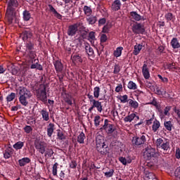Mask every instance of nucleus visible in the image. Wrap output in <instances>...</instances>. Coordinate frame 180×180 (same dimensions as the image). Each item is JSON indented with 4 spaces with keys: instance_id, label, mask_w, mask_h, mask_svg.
I'll list each match as a JSON object with an SVG mask.
<instances>
[{
    "instance_id": "obj_28",
    "label": "nucleus",
    "mask_w": 180,
    "mask_h": 180,
    "mask_svg": "<svg viewBox=\"0 0 180 180\" xmlns=\"http://www.w3.org/2000/svg\"><path fill=\"white\" fill-rule=\"evenodd\" d=\"M35 148H36V150H38V151L41 154H44V153H46V147H44V145H43L40 143L35 144Z\"/></svg>"
},
{
    "instance_id": "obj_6",
    "label": "nucleus",
    "mask_w": 180,
    "mask_h": 180,
    "mask_svg": "<svg viewBox=\"0 0 180 180\" xmlns=\"http://www.w3.org/2000/svg\"><path fill=\"white\" fill-rule=\"evenodd\" d=\"M110 121L109 120L105 119L104 120V124L100 129V130H105L108 134H112L115 130H116V127L115 124H110Z\"/></svg>"
},
{
    "instance_id": "obj_13",
    "label": "nucleus",
    "mask_w": 180,
    "mask_h": 180,
    "mask_svg": "<svg viewBox=\"0 0 180 180\" xmlns=\"http://www.w3.org/2000/svg\"><path fill=\"white\" fill-rule=\"evenodd\" d=\"M84 49L86 50V54H88L89 57H92V58L95 57V51H94V49L91 47L89 43H84Z\"/></svg>"
},
{
    "instance_id": "obj_4",
    "label": "nucleus",
    "mask_w": 180,
    "mask_h": 180,
    "mask_svg": "<svg viewBox=\"0 0 180 180\" xmlns=\"http://www.w3.org/2000/svg\"><path fill=\"white\" fill-rule=\"evenodd\" d=\"M47 86L44 84H40V89H39L37 93V98L41 102H43L46 105L47 103Z\"/></svg>"
},
{
    "instance_id": "obj_35",
    "label": "nucleus",
    "mask_w": 180,
    "mask_h": 180,
    "mask_svg": "<svg viewBox=\"0 0 180 180\" xmlns=\"http://www.w3.org/2000/svg\"><path fill=\"white\" fill-rule=\"evenodd\" d=\"M24 146H25V142L18 141L13 146V148H15L16 151H18V150H22Z\"/></svg>"
},
{
    "instance_id": "obj_31",
    "label": "nucleus",
    "mask_w": 180,
    "mask_h": 180,
    "mask_svg": "<svg viewBox=\"0 0 180 180\" xmlns=\"http://www.w3.org/2000/svg\"><path fill=\"white\" fill-rule=\"evenodd\" d=\"M95 32L91 31L87 36V40H89V41L91 43V44H94L95 40H96V37L95 36Z\"/></svg>"
},
{
    "instance_id": "obj_45",
    "label": "nucleus",
    "mask_w": 180,
    "mask_h": 180,
    "mask_svg": "<svg viewBox=\"0 0 180 180\" xmlns=\"http://www.w3.org/2000/svg\"><path fill=\"white\" fill-rule=\"evenodd\" d=\"M54 154V151L51 148H47L45 150V157L46 158H50Z\"/></svg>"
},
{
    "instance_id": "obj_54",
    "label": "nucleus",
    "mask_w": 180,
    "mask_h": 180,
    "mask_svg": "<svg viewBox=\"0 0 180 180\" xmlns=\"http://www.w3.org/2000/svg\"><path fill=\"white\" fill-rule=\"evenodd\" d=\"M30 68L31 70H39V71H43V65H38L37 66L34 63H32L31 65H30Z\"/></svg>"
},
{
    "instance_id": "obj_44",
    "label": "nucleus",
    "mask_w": 180,
    "mask_h": 180,
    "mask_svg": "<svg viewBox=\"0 0 180 180\" xmlns=\"http://www.w3.org/2000/svg\"><path fill=\"white\" fill-rule=\"evenodd\" d=\"M164 126L168 131H171L172 130V122L171 121H165Z\"/></svg>"
},
{
    "instance_id": "obj_32",
    "label": "nucleus",
    "mask_w": 180,
    "mask_h": 180,
    "mask_svg": "<svg viewBox=\"0 0 180 180\" xmlns=\"http://www.w3.org/2000/svg\"><path fill=\"white\" fill-rule=\"evenodd\" d=\"M172 49H179L180 44L177 38H173L170 42Z\"/></svg>"
},
{
    "instance_id": "obj_30",
    "label": "nucleus",
    "mask_w": 180,
    "mask_h": 180,
    "mask_svg": "<svg viewBox=\"0 0 180 180\" xmlns=\"http://www.w3.org/2000/svg\"><path fill=\"white\" fill-rule=\"evenodd\" d=\"M160 126H161V123H160V121H158L157 119H155L153 121V125H152V129L154 133H155L158 129H160Z\"/></svg>"
},
{
    "instance_id": "obj_62",
    "label": "nucleus",
    "mask_w": 180,
    "mask_h": 180,
    "mask_svg": "<svg viewBox=\"0 0 180 180\" xmlns=\"http://www.w3.org/2000/svg\"><path fill=\"white\" fill-rule=\"evenodd\" d=\"M108 41V36H106V34H103L101 36V43H106V41Z\"/></svg>"
},
{
    "instance_id": "obj_29",
    "label": "nucleus",
    "mask_w": 180,
    "mask_h": 180,
    "mask_svg": "<svg viewBox=\"0 0 180 180\" xmlns=\"http://www.w3.org/2000/svg\"><path fill=\"white\" fill-rule=\"evenodd\" d=\"M145 180H158L153 172H146Z\"/></svg>"
},
{
    "instance_id": "obj_47",
    "label": "nucleus",
    "mask_w": 180,
    "mask_h": 180,
    "mask_svg": "<svg viewBox=\"0 0 180 180\" xmlns=\"http://www.w3.org/2000/svg\"><path fill=\"white\" fill-rule=\"evenodd\" d=\"M127 86L129 89H133L134 91L137 89V84H136L133 81H129Z\"/></svg>"
},
{
    "instance_id": "obj_58",
    "label": "nucleus",
    "mask_w": 180,
    "mask_h": 180,
    "mask_svg": "<svg viewBox=\"0 0 180 180\" xmlns=\"http://www.w3.org/2000/svg\"><path fill=\"white\" fill-rule=\"evenodd\" d=\"M129 96L127 95L121 96L120 101L122 102V103H126V102H129Z\"/></svg>"
},
{
    "instance_id": "obj_23",
    "label": "nucleus",
    "mask_w": 180,
    "mask_h": 180,
    "mask_svg": "<svg viewBox=\"0 0 180 180\" xmlns=\"http://www.w3.org/2000/svg\"><path fill=\"white\" fill-rule=\"evenodd\" d=\"M129 15H130L131 19H134V20H136V22H140V20H141V15H140L136 11L130 12Z\"/></svg>"
},
{
    "instance_id": "obj_17",
    "label": "nucleus",
    "mask_w": 180,
    "mask_h": 180,
    "mask_svg": "<svg viewBox=\"0 0 180 180\" xmlns=\"http://www.w3.org/2000/svg\"><path fill=\"white\" fill-rule=\"evenodd\" d=\"M39 113L41 115L43 120L45 122H49V120H50V114L49 111H47V108L42 109L39 111Z\"/></svg>"
},
{
    "instance_id": "obj_38",
    "label": "nucleus",
    "mask_w": 180,
    "mask_h": 180,
    "mask_svg": "<svg viewBox=\"0 0 180 180\" xmlns=\"http://www.w3.org/2000/svg\"><path fill=\"white\" fill-rule=\"evenodd\" d=\"M26 51H31L34 50V44L32 41H29L25 44Z\"/></svg>"
},
{
    "instance_id": "obj_22",
    "label": "nucleus",
    "mask_w": 180,
    "mask_h": 180,
    "mask_svg": "<svg viewBox=\"0 0 180 180\" xmlns=\"http://www.w3.org/2000/svg\"><path fill=\"white\" fill-rule=\"evenodd\" d=\"M22 18L25 22H29V20L32 19V14L30 13V11L25 10L22 12Z\"/></svg>"
},
{
    "instance_id": "obj_46",
    "label": "nucleus",
    "mask_w": 180,
    "mask_h": 180,
    "mask_svg": "<svg viewBox=\"0 0 180 180\" xmlns=\"http://www.w3.org/2000/svg\"><path fill=\"white\" fill-rule=\"evenodd\" d=\"M99 94H101V88L99 86H96L94 89V96L95 98H99Z\"/></svg>"
},
{
    "instance_id": "obj_21",
    "label": "nucleus",
    "mask_w": 180,
    "mask_h": 180,
    "mask_svg": "<svg viewBox=\"0 0 180 180\" xmlns=\"http://www.w3.org/2000/svg\"><path fill=\"white\" fill-rule=\"evenodd\" d=\"M86 20L89 25H95L98 21V18L95 15H89L86 18Z\"/></svg>"
},
{
    "instance_id": "obj_56",
    "label": "nucleus",
    "mask_w": 180,
    "mask_h": 180,
    "mask_svg": "<svg viewBox=\"0 0 180 180\" xmlns=\"http://www.w3.org/2000/svg\"><path fill=\"white\" fill-rule=\"evenodd\" d=\"M150 105L155 106L158 110H160V108L161 107V105H159L158 102H157V100H155V98L153 99L152 102H150Z\"/></svg>"
},
{
    "instance_id": "obj_59",
    "label": "nucleus",
    "mask_w": 180,
    "mask_h": 180,
    "mask_svg": "<svg viewBox=\"0 0 180 180\" xmlns=\"http://www.w3.org/2000/svg\"><path fill=\"white\" fill-rule=\"evenodd\" d=\"M172 107L171 106H166L164 109L163 114L165 116H169V110H171Z\"/></svg>"
},
{
    "instance_id": "obj_10",
    "label": "nucleus",
    "mask_w": 180,
    "mask_h": 180,
    "mask_svg": "<svg viewBox=\"0 0 180 180\" xmlns=\"http://www.w3.org/2000/svg\"><path fill=\"white\" fill-rule=\"evenodd\" d=\"M53 64L54 65V68L57 74H60V72H63L64 70V65H63V63H61V60H53Z\"/></svg>"
},
{
    "instance_id": "obj_48",
    "label": "nucleus",
    "mask_w": 180,
    "mask_h": 180,
    "mask_svg": "<svg viewBox=\"0 0 180 180\" xmlns=\"http://www.w3.org/2000/svg\"><path fill=\"white\" fill-rule=\"evenodd\" d=\"M175 65H176L175 63H167L166 65V68H167V70H169V71H171V70H178V68H176V67H175Z\"/></svg>"
},
{
    "instance_id": "obj_41",
    "label": "nucleus",
    "mask_w": 180,
    "mask_h": 180,
    "mask_svg": "<svg viewBox=\"0 0 180 180\" xmlns=\"http://www.w3.org/2000/svg\"><path fill=\"white\" fill-rule=\"evenodd\" d=\"M129 105L131 108H133V109H137L139 108V103L136 101H134L132 99H128Z\"/></svg>"
},
{
    "instance_id": "obj_61",
    "label": "nucleus",
    "mask_w": 180,
    "mask_h": 180,
    "mask_svg": "<svg viewBox=\"0 0 180 180\" xmlns=\"http://www.w3.org/2000/svg\"><path fill=\"white\" fill-rule=\"evenodd\" d=\"M118 72H120V65L115 64L114 66L113 74H117Z\"/></svg>"
},
{
    "instance_id": "obj_53",
    "label": "nucleus",
    "mask_w": 180,
    "mask_h": 180,
    "mask_svg": "<svg viewBox=\"0 0 180 180\" xmlns=\"http://www.w3.org/2000/svg\"><path fill=\"white\" fill-rule=\"evenodd\" d=\"M57 137L58 140H65V136H64V133H63V131H61L60 129L58 130Z\"/></svg>"
},
{
    "instance_id": "obj_37",
    "label": "nucleus",
    "mask_w": 180,
    "mask_h": 180,
    "mask_svg": "<svg viewBox=\"0 0 180 180\" xmlns=\"http://www.w3.org/2000/svg\"><path fill=\"white\" fill-rule=\"evenodd\" d=\"M104 176L105 178H112L115 174V169H108L105 172H103Z\"/></svg>"
},
{
    "instance_id": "obj_5",
    "label": "nucleus",
    "mask_w": 180,
    "mask_h": 180,
    "mask_svg": "<svg viewBox=\"0 0 180 180\" xmlns=\"http://www.w3.org/2000/svg\"><path fill=\"white\" fill-rule=\"evenodd\" d=\"M155 146L157 147V149H161L163 150L167 153V151H169L170 147H169V141H164V139L159 138L155 141Z\"/></svg>"
},
{
    "instance_id": "obj_60",
    "label": "nucleus",
    "mask_w": 180,
    "mask_h": 180,
    "mask_svg": "<svg viewBox=\"0 0 180 180\" xmlns=\"http://www.w3.org/2000/svg\"><path fill=\"white\" fill-rule=\"evenodd\" d=\"M158 77L159 79H160L161 82H163V84H168V78L163 77L161 75H158Z\"/></svg>"
},
{
    "instance_id": "obj_18",
    "label": "nucleus",
    "mask_w": 180,
    "mask_h": 180,
    "mask_svg": "<svg viewBox=\"0 0 180 180\" xmlns=\"http://www.w3.org/2000/svg\"><path fill=\"white\" fill-rule=\"evenodd\" d=\"M22 40L26 41V40H29V39H32L33 37V33L30 30H25L22 33Z\"/></svg>"
},
{
    "instance_id": "obj_55",
    "label": "nucleus",
    "mask_w": 180,
    "mask_h": 180,
    "mask_svg": "<svg viewBox=\"0 0 180 180\" xmlns=\"http://www.w3.org/2000/svg\"><path fill=\"white\" fill-rule=\"evenodd\" d=\"M23 130L27 133V134H30L32 131H33V128H32L31 126L26 125L24 128Z\"/></svg>"
},
{
    "instance_id": "obj_52",
    "label": "nucleus",
    "mask_w": 180,
    "mask_h": 180,
    "mask_svg": "<svg viewBox=\"0 0 180 180\" xmlns=\"http://www.w3.org/2000/svg\"><path fill=\"white\" fill-rule=\"evenodd\" d=\"M101 124V116L96 115L94 117V126L98 127Z\"/></svg>"
},
{
    "instance_id": "obj_8",
    "label": "nucleus",
    "mask_w": 180,
    "mask_h": 180,
    "mask_svg": "<svg viewBox=\"0 0 180 180\" xmlns=\"http://www.w3.org/2000/svg\"><path fill=\"white\" fill-rule=\"evenodd\" d=\"M78 27H79V23L78 22L69 25L67 30L68 36L74 37L78 32Z\"/></svg>"
},
{
    "instance_id": "obj_51",
    "label": "nucleus",
    "mask_w": 180,
    "mask_h": 180,
    "mask_svg": "<svg viewBox=\"0 0 180 180\" xmlns=\"http://www.w3.org/2000/svg\"><path fill=\"white\" fill-rule=\"evenodd\" d=\"M87 97L89 99L90 103H101L99 101L95 100L94 98H95L93 95H91L90 94H87Z\"/></svg>"
},
{
    "instance_id": "obj_20",
    "label": "nucleus",
    "mask_w": 180,
    "mask_h": 180,
    "mask_svg": "<svg viewBox=\"0 0 180 180\" xmlns=\"http://www.w3.org/2000/svg\"><path fill=\"white\" fill-rule=\"evenodd\" d=\"M55 124L53 123H49L47 130H46V133H47V136L49 137H51V136H53V133H54V130H56L55 127Z\"/></svg>"
},
{
    "instance_id": "obj_49",
    "label": "nucleus",
    "mask_w": 180,
    "mask_h": 180,
    "mask_svg": "<svg viewBox=\"0 0 180 180\" xmlns=\"http://www.w3.org/2000/svg\"><path fill=\"white\" fill-rule=\"evenodd\" d=\"M15 98H16V94L11 93V94H8L7 96L6 101H7V102H12V101H13V99H15Z\"/></svg>"
},
{
    "instance_id": "obj_11",
    "label": "nucleus",
    "mask_w": 180,
    "mask_h": 180,
    "mask_svg": "<svg viewBox=\"0 0 180 180\" xmlns=\"http://www.w3.org/2000/svg\"><path fill=\"white\" fill-rule=\"evenodd\" d=\"M18 95L20 97H30L32 94L30 91H29L26 87L20 86L18 90Z\"/></svg>"
},
{
    "instance_id": "obj_40",
    "label": "nucleus",
    "mask_w": 180,
    "mask_h": 180,
    "mask_svg": "<svg viewBox=\"0 0 180 180\" xmlns=\"http://www.w3.org/2000/svg\"><path fill=\"white\" fill-rule=\"evenodd\" d=\"M165 18L167 22H174V20H175V16L174 14H172V13H167L165 15Z\"/></svg>"
},
{
    "instance_id": "obj_64",
    "label": "nucleus",
    "mask_w": 180,
    "mask_h": 180,
    "mask_svg": "<svg viewBox=\"0 0 180 180\" xmlns=\"http://www.w3.org/2000/svg\"><path fill=\"white\" fill-rule=\"evenodd\" d=\"M59 179L60 180H64L65 179V173L64 172V171L61 170L59 173Z\"/></svg>"
},
{
    "instance_id": "obj_26",
    "label": "nucleus",
    "mask_w": 180,
    "mask_h": 180,
    "mask_svg": "<svg viewBox=\"0 0 180 180\" xmlns=\"http://www.w3.org/2000/svg\"><path fill=\"white\" fill-rule=\"evenodd\" d=\"M64 101L65 103H68V105H70V106H72V101H74V98H72L71 94H66L64 97Z\"/></svg>"
},
{
    "instance_id": "obj_14",
    "label": "nucleus",
    "mask_w": 180,
    "mask_h": 180,
    "mask_svg": "<svg viewBox=\"0 0 180 180\" xmlns=\"http://www.w3.org/2000/svg\"><path fill=\"white\" fill-rule=\"evenodd\" d=\"M142 74L145 79H150V70L147 67V62L144 61L142 67Z\"/></svg>"
},
{
    "instance_id": "obj_57",
    "label": "nucleus",
    "mask_w": 180,
    "mask_h": 180,
    "mask_svg": "<svg viewBox=\"0 0 180 180\" xmlns=\"http://www.w3.org/2000/svg\"><path fill=\"white\" fill-rule=\"evenodd\" d=\"M88 32L89 30H84L83 32H82L80 33V37H82V39H88Z\"/></svg>"
},
{
    "instance_id": "obj_12",
    "label": "nucleus",
    "mask_w": 180,
    "mask_h": 180,
    "mask_svg": "<svg viewBox=\"0 0 180 180\" xmlns=\"http://www.w3.org/2000/svg\"><path fill=\"white\" fill-rule=\"evenodd\" d=\"M13 151H15V150H13V147H6L5 150L3 151L4 158H5L6 160H9V158H11L12 155H13Z\"/></svg>"
},
{
    "instance_id": "obj_3",
    "label": "nucleus",
    "mask_w": 180,
    "mask_h": 180,
    "mask_svg": "<svg viewBox=\"0 0 180 180\" xmlns=\"http://www.w3.org/2000/svg\"><path fill=\"white\" fill-rule=\"evenodd\" d=\"M143 158L146 161H150V165L153 167L157 162V153L155 148L148 146L143 151Z\"/></svg>"
},
{
    "instance_id": "obj_25",
    "label": "nucleus",
    "mask_w": 180,
    "mask_h": 180,
    "mask_svg": "<svg viewBox=\"0 0 180 180\" xmlns=\"http://www.w3.org/2000/svg\"><path fill=\"white\" fill-rule=\"evenodd\" d=\"M30 163V158H22V159H20L18 160V165L20 167H25V165H27V164Z\"/></svg>"
},
{
    "instance_id": "obj_42",
    "label": "nucleus",
    "mask_w": 180,
    "mask_h": 180,
    "mask_svg": "<svg viewBox=\"0 0 180 180\" xmlns=\"http://www.w3.org/2000/svg\"><path fill=\"white\" fill-rule=\"evenodd\" d=\"M83 11L84 12V14L86 15V16H91V15H92V9L91 8V7L88 6H84Z\"/></svg>"
},
{
    "instance_id": "obj_63",
    "label": "nucleus",
    "mask_w": 180,
    "mask_h": 180,
    "mask_svg": "<svg viewBox=\"0 0 180 180\" xmlns=\"http://www.w3.org/2000/svg\"><path fill=\"white\" fill-rule=\"evenodd\" d=\"M119 161L121 162L122 165H127V160H126V158L120 157Z\"/></svg>"
},
{
    "instance_id": "obj_34",
    "label": "nucleus",
    "mask_w": 180,
    "mask_h": 180,
    "mask_svg": "<svg viewBox=\"0 0 180 180\" xmlns=\"http://www.w3.org/2000/svg\"><path fill=\"white\" fill-rule=\"evenodd\" d=\"M72 60L73 63H82V58L78 53H75V55H73L72 56Z\"/></svg>"
},
{
    "instance_id": "obj_50",
    "label": "nucleus",
    "mask_w": 180,
    "mask_h": 180,
    "mask_svg": "<svg viewBox=\"0 0 180 180\" xmlns=\"http://www.w3.org/2000/svg\"><path fill=\"white\" fill-rule=\"evenodd\" d=\"M57 168H58V163L56 162L53 165V168H52V174L53 176H58V175H57Z\"/></svg>"
},
{
    "instance_id": "obj_7",
    "label": "nucleus",
    "mask_w": 180,
    "mask_h": 180,
    "mask_svg": "<svg viewBox=\"0 0 180 180\" xmlns=\"http://www.w3.org/2000/svg\"><path fill=\"white\" fill-rule=\"evenodd\" d=\"M131 30L134 34H144V33H146V28H144V25L138 22H135L133 24Z\"/></svg>"
},
{
    "instance_id": "obj_2",
    "label": "nucleus",
    "mask_w": 180,
    "mask_h": 180,
    "mask_svg": "<svg viewBox=\"0 0 180 180\" xmlns=\"http://www.w3.org/2000/svg\"><path fill=\"white\" fill-rule=\"evenodd\" d=\"M96 150L101 155H106L109 153V146L106 144V140L102 135H97L96 137Z\"/></svg>"
},
{
    "instance_id": "obj_1",
    "label": "nucleus",
    "mask_w": 180,
    "mask_h": 180,
    "mask_svg": "<svg viewBox=\"0 0 180 180\" xmlns=\"http://www.w3.org/2000/svg\"><path fill=\"white\" fill-rule=\"evenodd\" d=\"M19 8V1L18 0H8L6 11V16L9 25L13 23V19L16 16V9Z\"/></svg>"
},
{
    "instance_id": "obj_39",
    "label": "nucleus",
    "mask_w": 180,
    "mask_h": 180,
    "mask_svg": "<svg viewBox=\"0 0 180 180\" xmlns=\"http://www.w3.org/2000/svg\"><path fill=\"white\" fill-rule=\"evenodd\" d=\"M27 99H30V97H19V102L22 106H26L27 105H29Z\"/></svg>"
},
{
    "instance_id": "obj_16",
    "label": "nucleus",
    "mask_w": 180,
    "mask_h": 180,
    "mask_svg": "<svg viewBox=\"0 0 180 180\" xmlns=\"http://www.w3.org/2000/svg\"><path fill=\"white\" fill-rule=\"evenodd\" d=\"M120 8H122V2L120 0H115L111 6V9L115 11V12H117V11H120Z\"/></svg>"
},
{
    "instance_id": "obj_33",
    "label": "nucleus",
    "mask_w": 180,
    "mask_h": 180,
    "mask_svg": "<svg viewBox=\"0 0 180 180\" xmlns=\"http://www.w3.org/2000/svg\"><path fill=\"white\" fill-rule=\"evenodd\" d=\"M27 53H28V57L31 60V63L36 62V52L32 50V51H27Z\"/></svg>"
},
{
    "instance_id": "obj_24",
    "label": "nucleus",
    "mask_w": 180,
    "mask_h": 180,
    "mask_svg": "<svg viewBox=\"0 0 180 180\" xmlns=\"http://www.w3.org/2000/svg\"><path fill=\"white\" fill-rule=\"evenodd\" d=\"M136 117V113H131L129 112V115L125 117L124 118V122H125V123H131V122H133V120H134V118Z\"/></svg>"
},
{
    "instance_id": "obj_36",
    "label": "nucleus",
    "mask_w": 180,
    "mask_h": 180,
    "mask_svg": "<svg viewBox=\"0 0 180 180\" xmlns=\"http://www.w3.org/2000/svg\"><path fill=\"white\" fill-rule=\"evenodd\" d=\"M85 139H86V136H85V134L82 131L77 136V143L84 144V140H85Z\"/></svg>"
},
{
    "instance_id": "obj_43",
    "label": "nucleus",
    "mask_w": 180,
    "mask_h": 180,
    "mask_svg": "<svg viewBox=\"0 0 180 180\" xmlns=\"http://www.w3.org/2000/svg\"><path fill=\"white\" fill-rule=\"evenodd\" d=\"M122 51H123V47L120 46L116 49L115 51H114V56L117 58V57H120L122 56Z\"/></svg>"
},
{
    "instance_id": "obj_27",
    "label": "nucleus",
    "mask_w": 180,
    "mask_h": 180,
    "mask_svg": "<svg viewBox=\"0 0 180 180\" xmlns=\"http://www.w3.org/2000/svg\"><path fill=\"white\" fill-rule=\"evenodd\" d=\"M141 49H143V45L139 44H136L134 46V51H133V54L134 56H139V54H140V51H141Z\"/></svg>"
},
{
    "instance_id": "obj_19",
    "label": "nucleus",
    "mask_w": 180,
    "mask_h": 180,
    "mask_svg": "<svg viewBox=\"0 0 180 180\" xmlns=\"http://www.w3.org/2000/svg\"><path fill=\"white\" fill-rule=\"evenodd\" d=\"M49 8L51 12H52V13H53L55 18H57V19H63V15H61V14H60L58 12H57V10H56V8H54V7H53V6L51 4L49 5Z\"/></svg>"
},
{
    "instance_id": "obj_9",
    "label": "nucleus",
    "mask_w": 180,
    "mask_h": 180,
    "mask_svg": "<svg viewBox=\"0 0 180 180\" xmlns=\"http://www.w3.org/2000/svg\"><path fill=\"white\" fill-rule=\"evenodd\" d=\"M147 141L146 136L142 135L140 136H134L132 138V144L133 146H141Z\"/></svg>"
},
{
    "instance_id": "obj_15",
    "label": "nucleus",
    "mask_w": 180,
    "mask_h": 180,
    "mask_svg": "<svg viewBox=\"0 0 180 180\" xmlns=\"http://www.w3.org/2000/svg\"><path fill=\"white\" fill-rule=\"evenodd\" d=\"M92 105L89 108L88 111L91 113L94 110V108H96L99 113H102V103H91Z\"/></svg>"
}]
</instances>
